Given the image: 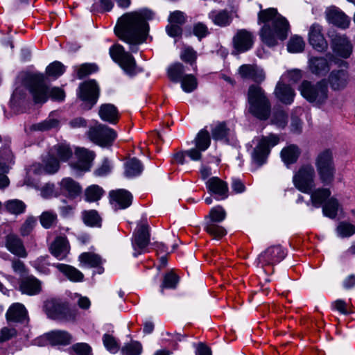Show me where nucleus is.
<instances>
[{
	"label": "nucleus",
	"mask_w": 355,
	"mask_h": 355,
	"mask_svg": "<svg viewBox=\"0 0 355 355\" xmlns=\"http://www.w3.org/2000/svg\"><path fill=\"white\" fill-rule=\"evenodd\" d=\"M148 229V225L146 222L138 225L132 243L135 250L133 253L134 257H137L139 254L144 252V250L148 245L150 242Z\"/></svg>",
	"instance_id": "obj_12"
},
{
	"label": "nucleus",
	"mask_w": 355,
	"mask_h": 355,
	"mask_svg": "<svg viewBox=\"0 0 355 355\" xmlns=\"http://www.w3.org/2000/svg\"><path fill=\"white\" fill-rule=\"evenodd\" d=\"M37 224V219L33 216H29L22 223L19 228V233L22 236H28Z\"/></svg>",
	"instance_id": "obj_57"
},
{
	"label": "nucleus",
	"mask_w": 355,
	"mask_h": 355,
	"mask_svg": "<svg viewBox=\"0 0 355 355\" xmlns=\"http://www.w3.org/2000/svg\"><path fill=\"white\" fill-rule=\"evenodd\" d=\"M44 309L47 316L53 320L69 321L75 318V313L59 300H46Z\"/></svg>",
	"instance_id": "obj_10"
},
{
	"label": "nucleus",
	"mask_w": 355,
	"mask_h": 355,
	"mask_svg": "<svg viewBox=\"0 0 355 355\" xmlns=\"http://www.w3.org/2000/svg\"><path fill=\"white\" fill-rule=\"evenodd\" d=\"M274 94L279 101L286 105L291 104L295 96V91L280 80L275 87Z\"/></svg>",
	"instance_id": "obj_29"
},
{
	"label": "nucleus",
	"mask_w": 355,
	"mask_h": 355,
	"mask_svg": "<svg viewBox=\"0 0 355 355\" xmlns=\"http://www.w3.org/2000/svg\"><path fill=\"white\" fill-rule=\"evenodd\" d=\"M47 340L53 345H67L71 343L72 337L65 331H52L46 335Z\"/></svg>",
	"instance_id": "obj_34"
},
{
	"label": "nucleus",
	"mask_w": 355,
	"mask_h": 355,
	"mask_svg": "<svg viewBox=\"0 0 355 355\" xmlns=\"http://www.w3.org/2000/svg\"><path fill=\"white\" fill-rule=\"evenodd\" d=\"M232 43L237 53H244L252 47L253 35L246 29L238 30L232 38Z\"/></svg>",
	"instance_id": "obj_16"
},
{
	"label": "nucleus",
	"mask_w": 355,
	"mask_h": 355,
	"mask_svg": "<svg viewBox=\"0 0 355 355\" xmlns=\"http://www.w3.org/2000/svg\"><path fill=\"white\" fill-rule=\"evenodd\" d=\"M87 136L94 144L101 147H108L112 145L117 134L112 128L105 125L98 123L89 128Z\"/></svg>",
	"instance_id": "obj_7"
},
{
	"label": "nucleus",
	"mask_w": 355,
	"mask_h": 355,
	"mask_svg": "<svg viewBox=\"0 0 355 355\" xmlns=\"http://www.w3.org/2000/svg\"><path fill=\"white\" fill-rule=\"evenodd\" d=\"M299 91L308 102L316 106L325 104L329 98V88L325 79L315 83L304 80L299 86Z\"/></svg>",
	"instance_id": "obj_5"
},
{
	"label": "nucleus",
	"mask_w": 355,
	"mask_h": 355,
	"mask_svg": "<svg viewBox=\"0 0 355 355\" xmlns=\"http://www.w3.org/2000/svg\"><path fill=\"white\" fill-rule=\"evenodd\" d=\"M184 67L182 64L176 62L168 67L167 74L169 79L175 83L181 82L184 77Z\"/></svg>",
	"instance_id": "obj_44"
},
{
	"label": "nucleus",
	"mask_w": 355,
	"mask_h": 355,
	"mask_svg": "<svg viewBox=\"0 0 355 355\" xmlns=\"http://www.w3.org/2000/svg\"><path fill=\"white\" fill-rule=\"evenodd\" d=\"M337 232L342 237L350 236L355 233V226L349 223H341L337 227Z\"/></svg>",
	"instance_id": "obj_63"
},
{
	"label": "nucleus",
	"mask_w": 355,
	"mask_h": 355,
	"mask_svg": "<svg viewBox=\"0 0 355 355\" xmlns=\"http://www.w3.org/2000/svg\"><path fill=\"white\" fill-rule=\"evenodd\" d=\"M76 155L78 160L74 163H71L70 164L71 166L77 171H89L92 162L95 157L94 153L84 148H78L76 150Z\"/></svg>",
	"instance_id": "obj_20"
},
{
	"label": "nucleus",
	"mask_w": 355,
	"mask_h": 355,
	"mask_svg": "<svg viewBox=\"0 0 355 355\" xmlns=\"http://www.w3.org/2000/svg\"><path fill=\"white\" fill-rule=\"evenodd\" d=\"M239 73L243 79H250L261 83L266 78L263 70L254 64H243L239 68Z\"/></svg>",
	"instance_id": "obj_24"
},
{
	"label": "nucleus",
	"mask_w": 355,
	"mask_h": 355,
	"mask_svg": "<svg viewBox=\"0 0 355 355\" xmlns=\"http://www.w3.org/2000/svg\"><path fill=\"white\" fill-rule=\"evenodd\" d=\"M153 17V12L144 8L127 12L117 21L114 28L115 34L130 45L132 53L138 51V46L143 43L148 31V20Z\"/></svg>",
	"instance_id": "obj_1"
},
{
	"label": "nucleus",
	"mask_w": 355,
	"mask_h": 355,
	"mask_svg": "<svg viewBox=\"0 0 355 355\" xmlns=\"http://www.w3.org/2000/svg\"><path fill=\"white\" fill-rule=\"evenodd\" d=\"M50 251L58 259H64L69 252V245L67 238L63 236L57 237L51 243Z\"/></svg>",
	"instance_id": "obj_30"
},
{
	"label": "nucleus",
	"mask_w": 355,
	"mask_h": 355,
	"mask_svg": "<svg viewBox=\"0 0 355 355\" xmlns=\"http://www.w3.org/2000/svg\"><path fill=\"white\" fill-rule=\"evenodd\" d=\"M205 184L208 192L215 196L216 199L224 200L228 197L227 184L218 177L209 178Z\"/></svg>",
	"instance_id": "obj_21"
},
{
	"label": "nucleus",
	"mask_w": 355,
	"mask_h": 355,
	"mask_svg": "<svg viewBox=\"0 0 355 355\" xmlns=\"http://www.w3.org/2000/svg\"><path fill=\"white\" fill-rule=\"evenodd\" d=\"M350 78L349 72L346 69H334L327 78V85L329 84L333 91L343 90L349 83Z\"/></svg>",
	"instance_id": "obj_18"
},
{
	"label": "nucleus",
	"mask_w": 355,
	"mask_h": 355,
	"mask_svg": "<svg viewBox=\"0 0 355 355\" xmlns=\"http://www.w3.org/2000/svg\"><path fill=\"white\" fill-rule=\"evenodd\" d=\"M14 164L13 155L8 148L0 149V172L8 173Z\"/></svg>",
	"instance_id": "obj_37"
},
{
	"label": "nucleus",
	"mask_w": 355,
	"mask_h": 355,
	"mask_svg": "<svg viewBox=\"0 0 355 355\" xmlns=\"http://www.w3.org/2000/svg\"><path fill=\"white\" fill-rule=\"evenodd\" d=\"M6 319L9 322L24 324L28 322V313L25 306L19 303L13 304L6 312Z\"/></svg>",
	"instance_id": "obj_27"
},
{
	"label": "nucleus",
	"mask_w": 355,
	"mask_h": 355,
	"mask_svg": "<svg viewBox=\"0 0 355 355\" xmlns=\"http://www.w3.org/2000/svg\"><path fill=\"white\" fill-rule=\"evenodd\" d=\"M194 144L196 147L202 151H205L211 144L209 132L205 128L200 130L194 139Z\"/></svg>",
	"instance_id": "obj_40"
},
{
	"label": "nucleus",
	"mask_w": 355,
	"mask_h": 355,
	"mask_svg": "<svg viewBox=\"0 0 355 355\" xmlns=\"http://www.w3.org/2000/svg\"><path fill=\"white\" fill-rule=\"evenodd\" d=\"M315 173L313 166L306 164L302 166L294 175L293 182L295 187L304 193H309L314 187Z\"/></svg>",
	"instance_id": "obj_9"
},
{
	"label": "nucleus",
	"mask_w": 355,
	"mask_h": 355,
	"mask_svg": "<svg viewBox=\"0 0 355 355\" xmlns=\"http://www.w3.org/2000/svg\"><path fill=\"white\" fill-rule=\"evenodd\" d=\"M80 261L89 267H98L102 263L101 257L92 252H84L79 257Z\"/></svg>",
	"instance_id": "obj_46"
},
{
	"label": "nucleus",
	"mask_w": 355,
	"mask_h": 355,
	"mask_svg": "<svg viewBox=\"0 0 355 355\" xmlns=\"http://www.w3.org/2000/svg\"><path fill=\"white\" fill-rule=\"evenodd\" d=\"M59 121L54 119H47L40 123L33 124L31 130L34 131H46L56 128Z\"/></svg>",
	"instance_id": "obj_53"
},
{
	"label": "nucleus",
	"mask_w": 355,
	"mask_h": 355,
	"mask_svg": "<svg viewBox=\"0 0 355 355\" xmlns=\"http://www.w3.org/2000/svg\"><path fill=\"white\" fill-rule=\"evenodd\" d=\"M331 49L338 56L347 58L352 53L353 46L344 35H336L331 40Z\"/></svg>",
	"instance_id": "obj_19"
},
{
	"label": "nucleus",
	"mask_w": 355,
	"mask_h": 355,
	"mask_svg": "<svg viewBox=\"0 0 355 355\" xmlns=\"http://www.w3.org/2000/svg\"><path fill=\"white\" fill-rule=\"evenodd\" d=\"M79 98L89 103L87 107L90 110L97 102L99 95V88L94 80H89L81 83L78 93Z\"/></svg>",
	"instance_id": "obj_11"
},
{
	"label": "nucleus",
	"mask_w": 355,
	"mask_h": 355,
	"mask_svg": "<svg viewBox=\"0 0 355 355\" xmlns=\"http://www.w3.org/2000/svg\"><path fill=\"white\" fill-rule=\"evenodd\" d=\"M286 257V252L279 245L268 248L261 252L257 259L258 266L261 268L280 262Z\"/></svg>",
	"instance_id": "obj_13"
},
{
	"label": "nucleus",
	"mask_w": 355,
	"mask_h": 355,
	"mask_svg": "<svg viewBox=\"0 0 355 355\" xmlns=\"http://www.w3.org/2000/svg\"><path fill=\"white\" fill-rule=\"evenodd\" d=\"M110 203L115 209H123L130 206L132 194L125 189L112 190L110 192Z\"/></svg>",
	"instance_id": "obj_23"
},
{
	"label": "nucleus",
	"mask_w": 355,
	"mask_h": 355,
	"mask_svg": "<svg viewBox=\"0 0 355 355\" xmlns=\"http://www.w3.org/2000/svg\"><path fill=\"white\" fill-rule=\"evenodd\" d=\"M340 209V205L338 200L332 197L329 198L324 204L322 207V212L325 216L330 218H335Z\"/></svg>",
	"instance_id": "obj_41"
},
{
	"label": "nucleus",
	"mask_w": 355,
	"mask_h": 355,
	"mask_svg": "<svg viewBox=\"0 0 355 355\" xmlns=\"http://www.w3.org/2000/svg\"><path fill=\"white\" fill-rule=\"evenodd\" d=\"M205 230L214 239H219L227 233L226 230L219 223L205 221Z\"/></svg>",
	"instance_id": "obj_45"
},
{
	"label": "nucleus",
	"mask_w": 355,
	"mask_h": 355,
	"mask_svg": "<svg viewBox=\"0 0 355 355\" xmlns=\"http://www.w3.org/2000/svg\"><path fill=\"white\" fill-rule=\"evenodd\" d=\"M315 165L316 169L334 166L332 152L329 149L320 152L315 159Z\"/></svg>",
	"instance_id": "obj_42"
},
{
	"label": "nucleus",
	"mask_w": 355,
	"mask_h": 355,
	"mask_svg": "<svg viewBox=\"0 0 355 355\" xmlns=\"http://www.w3.org/2000/svg\"><path fill=\"white\" fill-rule=\"evenodd\" d=\"M209 18L220 27L230 26L233 20L232 13L227 10H212L209 13Z\"/></svg>",
	"instance_id": "obj_32"
},
{
	"label": "nucleus",
	"mask_w": 355,
	"mask_h": 355,
	"mask_svg": "<svg viewBox=\"0 0 355 355\" xmlns=\"http://www.w3.org/2000/svg\"><path fill=\"white\" fill-rule=\"evenodd\" d=\"M65 71V67L58 61H55L47 66L46 73L55 79L60 77Z\"/></svg>",
	"instance_id": "obj_49"
},
{
	"label": "nucleus",
	"mask_w": 355,
	"mask_h": 355,
	"mask_svg": "<svg viewBox=\"0 0 355 355\" xmlns=\"http://www.w3.org/2000/svg\"><path fill=\"white\" fill-rule=\"evenodd\" d=\"M84 223L89 226H100L101 218L95 210L85 211L83 214Z\"/></svg>",
	"instance_id": "obj_56"
},
{
	"label": "nucleus",
	"mask_w": 355,
	"mask_h": 355,
	"mask_svg": "<svg viewBox=\"0 0 355 355\" xmlns=\"http://www.w3.org/2000/svg\"><path fill=\"white\" fill-rule=\"evenodd\" d=\"M317 172L321 182L324 185H329L334 180L336 173L335 165L317 168Z\"/></svg>",
	"instance_id": "obj_43"
},
{
	"label": "nucleus",
	"mask_w": 355,
	"mask_h": 355,
	"mask_svg": "<svg viewBox=\"0 0 355 355\" xmlns=\"http://www.w3.org/2000/svg\"><path fill=\"white\" fill-rule=\"evenodd\" d=\"M311 202L313 207L318 208L321 207L325 200L331 196V191L327 188H318L311 191Z\"/></svg>",
	"instance_id": "obj_36"
},
{
	"label": "nucleus",
	"mask_w": 355,
	"mask_h": 355,
	"mask_svg": "<svg viewBox=\"0 0 355 355\" xmlns=\"http://www.w3.org/2000/svg\"><path fill=\"white\" fill-rule=\"evenodd\" d=\"M212 137L214 140L228 142L232 135L231 130L225 122H218L211 129Z\"/></svg>",
	"instance_id": "obj_33"
},
{
	"label": "nucleus",
	"mask_w": 355,
	"mask_h": 355,
	"mask_svg": "<svg viewBox=\"0 0 355 355\" xmlns=\"http://www.w3.org/2000/svg\"><path fill=\"white\" fill-rule=\"evenodd\" d=\"M304 42L301 37L294 36L289 40L287 49L291 53H300L304 49Z\"/></svg>",
	"instance_id": "obj_58"
},
{
	"label": "nucleus",
	"mask_w": 355,
	"mask_h": 355,
	"mask_svg": "<svg viewBox=\"0 0 355 355\" xmlns=\"http://www.w3.org/2000/svg\"><path fill=\"white\" fill-rule=\"evenodd\" d=\"M19 290L28 295H37L42 290L41 282L33 275L22 277L19 281Z\"/></svg>",
	"instance_id": "obj_25"
},
{
	"label": "nucleus",
	"mask_w": 355,
	"mask_h": 355,
	"mask_svg": "<svg viewBox=\"0 0 355 355\" xmlns=\"http://www.w3.org/2000/svg\"><path fill=\"white\" fill-rule=\"evenodd\" d=\"M258 23L264 24L260 31V37L269 47L276 46L279 40L283 41L288 36V21L275 8L261 10L258 13Z\"/></svg>",
	"instance_id": "obj_2"
},
{
	"label": "nucleus",
	"mask_w": 355,
	"mask_h": 355,
	"mask_svg": "<svg viewBox=\"0 0 355 355\" xmlns=\"http://www.w3.org/2000/svg\"><path fill=\"white\" fill-rule=\"evenodd\" d=\"M60 168V162L54 157L53 150H51L43 159L42 164H34L31 166V170L35 174H54Z\"/></svg>",
	"instance_id": "obj_14"
},
{
	"label": "nucleus",
	"mask_w": 355,
	"mask_h": 355,
	"mask_svg": "<svg viewBox=\"0 0 355 355\" xmlns=\"http://www.w3.org/2000/svg\"><path fill=\"white\" fill-rule=\"evenodd\" d=\"M26 84L29 89L35 103L43 104L50 97L53 101H62L65 98L63 89L53 87L51 89L45 83V77L42 73H33L27 76Z\"/></svg>",
	"instance_id": "obj_3"
},
{
	"label": "nucleus",
	"mask_w": 355,
	"mask_h": 355,
	"mask_svg": "<svg viewBox=\"0 0 355 355\" xmlns=\"http://www.w3.org/2000/svg\"><path fill=\"white\" fill-rule=\"evenodd\" d=\"M248 112L255 118L267 120L271 113V102L265 90L259 85H251L248 91Z\"/></svg>",
	"instance_id": "obj_4"
},
{
	"label": "nucleus",
	"mask_w": 355,
	"mask_h": 355,
	"mask_svg": "<svg viewBox=\"0 0 355 355\" xmlns=\"http://www.w3.org/2000/svg\"><path fill=\"white\" fill-rule=\"evenodd\" d=\"M56 267L72 282H82L84 278L83 274L73 266L59 263Z\"/></svg>",
	"instance_id": "obj_38"
},
{
	"label": "nucleus",
	"mask_w": 355,
	"mask_h": 355,
	"mask_svg": "<svg viewBox=\"0 0 355 355\" xmlns=\"http://www.w3.org/2000/svg\"><path fill=\"white\" fill-rule=\"evenodd\" d=\"M180 83L182 90L187 93L192 92L198 86L197 79L191 74L184 75L182 78Z\"/></svg>",
	"instance_id": "obj_50"
},
{
	"label": "nucleus",
	"mask_w": 355,
	"mask_h": 355,
	"mask_svg": "<svg viewBox=\"0 0 355 355\" xmlns=\"http://www.w3.org/2000/svg\"><path fill=\"white\" fill-rule=\"evenodd\" d=\"M333 57L331 53L327 54L326 57H310L308 60L310 71L318 77L324 76L330 70V62Z\"/></svg>",
	"instance_id": "obj_15"
},
{
	"label": "nucleus",
	"mask_w": 355,
	"mask_h": 355,
	"mask_svg": "<svg viewBox=\"0 0 355 355\" xmlns=\"http://www.w3.org/2000/svg\"><path fill=\"white\" fill-rule=\"evenodd\" d=\"M279 141L278 135L270 134L268 136L257 137L253 140L255 143L251 156L252 162L257 166H261L266 162L271 148L276 146Z\"/></svg>",
	"instance_id": "obj_6"
},
{
	"label": "nucleus",
	"mask_w": 355,
	"mask_h": 355,
	"mask_svg": "<svg viewBox=\"0 0 355 355\" xmlns=\"http://www.w3.org/2000/svg\"><path fill=\"white\" fill-rule=\"evenodd\" d=\"M309 42L312 47L318 52H324L328 49V43L325 40L322 26L313 24L309 31Z\"/></svg>",
	"instance_id": "obj_17"
},
{
	"label": "nucleus",
	"mask_w": 355,
	"mask_h": 355,
	"mask_svg": "<svg viewBox=\"0 0 355 355\" xmlns=\"http://www.w3.org/2000/svg\"><path fill=\"white\" fill-rule=\"evenodd\" d=\"M103 342L105 348L111 353L115 354L119 349V345L115 338L110 334H104Z\"/></svg>",
	"instance_id": "obj_61"
},
{
	"label": "nucleus",
	"mask_w": 355,
	"mask_h": 355,
	"mask_svg": "<svg viewBox=\"0 0 355 355\" xmlns=\"http://www.w3.org/2000/svg\"><path fill=\"white\" fill-rule=\"evenodd\" d=\"M51 150H53V154L55 153L60 159L64 162L68 160L72 155V150L66 144H58Z\"/></svg>",
	"instance_id": "obj_55"
},
{
	"label": "nucleus",
	"mask_w": 355,
	"mask_h": 355,
	"mask_svg": "<svg viewBox=\"0 0 355 355\" xmlns=\"http://www.w3.org/2000/svg\"><path fill=\"white\" fill-rule=\"evenodd\" d=\"M141 345L137 341H132L129 344L125 345L121 353L123 355H139L141 353Z\"/></svg>",
	"instance_id": "obj_59"
},
{
	"label": "nucleus",
	"mask_w": 355,
	"mask_h": 355,
	"mask_svg": "<svg viewBox=\"0 0 355 355\" xmlns=\"http://www.w3.org/2000/svg\"><path fill=\"white\" fill-rule=\"evenodd\" d=\"M57 221V214L53 211H44L40 216L42 226L46 229L51 227Z\"/></svg>",
	"instance_id": "obj_52"
},
{
	"label": "nucleus",
	"mask_w": 355,
	"mask_h": 355,
	"mask_svg": "<svg viewBox=\"0 0 355 355\" xmlns=\"http://www.w3.org/2000/svg\"><path fill=\"white\" fill-rule=\"evenodd\" d=\"M143 168L141 162L132 158L125 162L124 174L127 178L136 177L141 173Z\"/></svg>",
	"instance_id": "obj_39"
},
{
	"label": "nucleus",
	"mask_w": 355,
	"mask_h": 355,
	"mask_svg": "<svg viewBox=\"0 0 355 355\" xmlns=\"http://www.w3.org/2000/svg\"><path fill=\"white\" fill-rule=\"evenodd\" d=\"M30 74H28L25 77V78L24 80V85L16 87V89L13 92L12 95L11 96V99H10V104L12 105H17L19 102L20 100L24 99L25 98L26 94V89H28L29 90L28 87H27V85L26 84V78Z\"/></svg>",
	"instance_id": "obj_54"
},
{
	"label": "nucleus",
	"mask_w": 355,
	"mask_h": 355,
	"mask_svg": "<svg viewBox=\"0 0 355 355\" xmlns=\"http://www.w3.org/2000/svg\"><path fill=\"white\" fill-rule=\"evenodd\" d=\"M103 193V190L98 185H92L87 187L85 191V200L88 202L98 200Z\"/></svg>",
	"instance_id": "obj_51"
},
{
	"label": "nucleus",
	"mask_w": 355,
	"mask_h": 355,
	"mask_svg": "<svg viewBox=\"0 0 355 355\" xmlns=\"http://www.w3.org/2000/svg\"><path fill=\"white\" fill-rule=\"evenodd\" d=\"M226 218V211L221 206H216L211 209L209 214L206 216V221L220 223Z\"/></svg>",
	"instance_id": "obj_47"
},
{
	"label": "nucleus",
	"mask_w": 355,
	"mask_h": 355,
	"mask_svg": "<svg viewBox=\"0 0 355 355\" xmlns=\"http://www.w3.org/2000/svg\"><path fill=\"white\" fill-rule=\"evenodd\" d=\"M110 55L128 75L134 76L137 73L135 58L125 51L123 46L120 44L112 46L110 49Z\"/></svg>",
	"instance_id": "obj_8"
},
{
	"label": "nucleus",
	"mask_w": 355,
	"mask_h": 355,
	"mask_svg": "<svg viewBox=\"0 0 355 355\" xmlns=\"http://www.w3.org/2000/svg\"><path fill=\"white\" fill-rule=\"evenodd\" d=\"M98 70V67L94 64H83L76 67L77 76L79 79L83 78L85 76L91 74Z\"/></svg>",
	"instance_id": "obj_62"
},
{
	"label": "nucleus",
	"mask_w": 355,
	"mask_h": 355,
	"mask_svg": "<svg viewBox=\"0 0 355 355\" xmlns=\"http://www.w3.org/2000/svg\"><path fill=\"white\" fill-rule=\"evenodd\" d=\"M180 58L186 62L192 64L196 60V52L191 47L184 48L180 54Z\"/></svg>",
	"instance_id": "obj_64"
},
{
	"label": "nucleus",
	"mask_w": 355,
	"mask_h": 355,
	"mask_svg": "<svg viewBox=\"0 0 355 355\" xmlns=\"http://www.w3.org/2000/svg\"><path fill=\"white\" fill-rule=\"evenodd\" d=\"M300 153L301 151L298 146L291 144L282 150L281 157L286 165H289L297 162Z\"/></svg>",
	"instance_id": "obj_35"
},
{
	"label": "nucleus",
	"mask_w": 355,
	"mask_h": 355,
	"mask_svg": "<svg viewBox=\"0 0 355 355\" xmlns=\"http://www.w3.org/2000/svg\"><path fill=\"white\" fill-rule=\"evenodd\" d=\"M178 282V277L170 272L164 276L163 283L161 286V292H163L164 288L174 289L175 288Z\"/></svg>",
	"instance_id": "obj_60"
},
{
	"label": "nucleus",
	"mask_w": 355,
	"mask_h": 355,
	"mask_svg": "<svg viewBox=\"0 0 355 355\" xmlns=\"http://www.w3.org/2000/svg\"><path fill=\"white\" fill-rule=\"evenodd\" d=\"M98 115L103 121L111 124H116L119 118L116 107L110 103L101 105L99 107Z\"/></svg>",
	"instance_id": "obj_31"
},
{
	"label": "nucleus",
	"mask_w": 355,
	"mask_h": 355,
	"mask_svg": "<svg viewBox=\"0 0 355 355\" xmlns=\"http://www.w3.org/2000/svg\"><path fill=\"white\" fill-rule=\"evenodd\" d=\"M60 192L70 199H75L82 193L78 182L71 178H64L59 183Z\"/></svg>",
	"instance_id": "obj_26"
},
{
	"label": "nucleus",
	"mask_w": 355,
	"mask_h": 355,
	"mask_svg": "<svg viewBox=\"0 0 355 355\" xmlns=\"http://www.w3.org/2000/svg\"><path fill=\"white\" fill-rule=\"evenodd\" d=\"M5 246L10 252L18 257L26 258L28 255L23 241L16 234L10 233L6 236Z\"/></svg>",
	"instance_id": "obj_22"
},
{
	"label": "nucleus",
	"mask_w": 355,
	"mask_h": 355,
	"mask_svg": "<svg viewBox=\"0 0 355 355\" xmlns=\"http://www.w3.org/2000/svg\"><path fill=\"white\" fill-rule=\"evenodd\" d=\"M5 207L8 212L15 215L24 213L26 207L24 202L17 199L8 200L5 204Z\"/></svg>",
	"instance_id": "obj_48"
},
{
	"label": "nucleus",
	"mask_w": 355,
	"mask_h": 355,
	"mask_svg": "<svg viewBox=\"0 0 355 355\" xmlns=\"http://www.w3.org/2000/svg\"><path fill=\"white\" fill-rule=\"evenodd\" d=\"M326 17L329 22L342 28H347L350 23L349 18L336 8L327 9L326 10Z\"/></svg>",
	"instance_id": "obj_28"
}]
</instances>
